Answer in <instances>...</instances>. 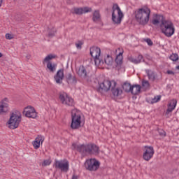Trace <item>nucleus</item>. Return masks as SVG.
<instances>
[{
	"mask_svg": "<svg viewBox=\"0 0 179 179\" xmlns=\"http://www.w3.org/2000/svg\"><path fill=\"white\" fill-rule=\"evenodd\" d=\"M134 15L136 22L141 26H145L149 23V19H150V8L148 7L138 8L135 10Z\"/></svg>",
	"mask_w": 179,
	"mask_h": 179,
	"instance_id": "f257e3e1",
	"label": "nucleus"
},
{
	"mask_svg": "<svg viewBox=\"0 0 179 179\" xmlns=\"http://www.w3.org/2000/svg\"><path fill=\"white\" fill-rule=\"evenodd\" d=\"M159 26L162 33L166 37H171L176 33L174 24L170 20H162V23Z\"/></svg>",
	"mask_w": 179,
	"mask_h": 179,
	"instance_id": "f03ea898",
	"label": "nucleus"
},
{
	"mask_svg": "<svg viewBox=\"0 0 179 179\" xmlns=\"http://www.w3.org/2000/svg\"><path fill=\"white\" fill-rule=\"evenodd\" d=\"M20 122H22V115L13 113L10 115V118L7 121L6 125L9 129H16V128H19Z\"/></svg>",
	"mask_w": 179,
	"mask_h": 179,
	"instance_id": "7ed1b4c3",
	"label": "nucleus"
},
{
	"mask_svg": "<svg viewBox=\"0 0 179 179\" xmlns=\"http://www.w3.org/2000/svg\"><path fill=\"white\" fill-rule=\"evenodd\" d=\"M73 148L78 150V152H81V153H90V155H93L94 153H99V147L94 144H90V145H77L73 144Z\"/></svg>",
	"mask_w": 179,
	"mask_h": 179,
	"instance_id": "20e7f679",
	"label": "nucleus"
},
{
	"mask_svg": "<svg viewBox=\"0 0 179 179\" xmlns=\"http://www.w3.org/2000/svg\"><path fill=\"white\" fill-rule=\"evenodd\" d=\"M112 22L114 24H121L124 17V13L118 4H113L112 8Z\"/></svg>",
	"mask_w": 179,
	"mask_h": 179,
	"instance_id": "39448f33",
	"label": "nucleus"
},
{
	"mask_svg": "<svg viewBox=\"0 0 179 179\" xmlns=\"http://www.w3.org/2000/svg\"><path fill=\"white\" fill-rule=\"evenodd\" d=\"M101 54V50L97 47H92L90 48V55L92 58L94 59L96 66H100L103 65V60L100 59V55Z\"/></svg>",
	"mask_w": 179,
	"mask_h": 179,
	"instance_id": "423d86ee",
	"label": "nucleus"
},
{
	"mask_svg": "<svg viewBox=\"0 0 179 179\" xmlns=\"http://www.w3.org/2000/svg\"><path fill=\"white\" fill-rule=\"evenodd\" d=\"M84 166L89 171H96L100 167V162L96 159H90L85 161Z\"/></svg>",
	"mask_w": 179,
	"mask_h": 179,
	"instance_id": "0eeeda50",
	"label": "nucleus"
},
{
	"mask_svg": "<svg viewBox=\"0 0 179 179\" xmlns=\"http://www.w3.org/2000/svg\"><path fill=\"white\" fill-rule=\"evenodd\" d=\"M82 124V117L79 113H73L71 114V128L72 129H79Z\"/></svg>",
	"mask_w": 179,
	"mask_h": 179,
	"instance_id": "6e6552de",
	"label": "nucleus"
},
{
	"mask_svg": "<svg viewBox=\"0 0 179 179\" xmlns=\"http://www.w3.org/2000/svg\"><path fill=\"white\" fill-rule=\"evenodd\" d=\"M99 85L98 88L99 92H101V90L108 92L110 89H111L112 87H115V86H117V83L114 80H112V81L104 80L102 83H100Z\"/></svg>",
	"mask_w": 179,
	"mask_h": 179,
	"instance_id": "1a4fd4ad",
	"label": "nucleus"
},
{
	"mask_svg": "<svg viewBox=\"0 0 179 179\" xmlns=\"http://www.w3.org/2000/svg\"><path fill=\"white\" fill-rule=\"evenodd\" d=\"M59 100L61 103L64 104V106H69L72 107V106H75V101H73V98L69 96L68 94L63 92L59 94Z\"/></svg>",
	"mask_w": 179,
	"mask_h": 179,
	"instance_id": "9d476101",
	"label": "nucleus"
},
{
	"mask_svg": "<svg viewBox=\"0 0 179 179\" xmlns=\"http://www.w3.org/2000/svg\"><path fill=\"white\" fill-rule=\"evenodd\" d=\"M55 167L59 169L61 171L66 173L69 170V162L66 159L60 161L56 160L55 162Z\"/></svg>",
	"mask_w": 179,
	"mask_h": 179,
	"instance_id": "9b49d317",
	"label": "nucleus"
},
{
	"mask_svg": "<svg viewBox=\"0 0 179 179\" xmlns=\"http://www.w3.org/2000/svg\"><path fill=\"white\" fill-rule=\"evenodd\" d=\"M93 10L90 7H74L71 10V12L74 15H83L85 13H89Z\"/></svg>",
	"mask_w": 179,
	"mask_h": 179,
	"instance_id": "f8f14e48",
	"label": "nucleus"
},
{
	"mask_svg": "<svg viewBox=\"0 0 179 179\" xmlns=\"http://www.w3.org/2000/svg\"><path fill=\"white\" fill-rule=\"evenodd\" d=\"M153 155H155V150L153 149V147L145 146L143 155L144 160L149 162V160L153 157Z\"/></svg>",
	"mask_w": 179,
	"mask_h": 179,
	"instance_id": "ddd939ff",
	"label": "nucleus"
},
{
	"mask_svg": "<svg viewBox=\"0 0 179 179\" xmlns=\"http://www.w3.org/2000/svg\"><path fill=\"white\" fill-rule=\"evenodd\" d=\"M114 64V59H113V57L110 55H107L104 58V61H103V64L101 66H96L99 67L100 69H104V68H110Z\"/></svg>",
	"mask_w": 179,
	"mask_h": 179,
	"instance_id": "4468645a",
	"label": "nucleus"
},
{
	"mask_svg": "<svg viewBox=\"0 0 179 179\" xmlns=\"http://www.w3.org/2000/svg\"><path fill=\"white\" fill-rule=\"evenodd\" d=\"M9 99L4 98L0 101V113H8L9 111Z\"/></svg>",
	"mask_w": 179,
	"mask_h": 179,
	"instance_id": "2eb2a0df",
	"label": "nucleus"
},
{
	"mask_svg": "<svg viewBox=\"0 0 179 179\" xmlns=\"http://www.w3.org/2000/svg\"><path fill=\"white\" fill-rule=\"evenodd\" d=\"M64 69H59L57 71L56 75L55 76V80L56 83L61 84L62 83V80H64Z\"/></svg>",
	"mask_w": 179,
	"mask_h": 179,
	"instance_id": "dca6fc26",
	"label": "nucleus"
},
{
	"mask_svg": "<svg viewBox=\"0 0 179 179\" xmlns=\"http://www.w3.org/2000/svg\"><path fill=\"white\" fill-rule=\"evenodd\" d=\"M92 22H94V23H99V22H101V14H100V10H94L92 12Z\"/></svg>",
	"mask_w": 179,
	"mask_h": 179,
	"instance_id": "f3484780",
	"label": "nucleus"
},
{
	"mask_svg": "<svg viewBox=\"0 0 179 179\" xmlns=\"http://www.w3.org/2000/svg\"><path fill=\"white\" fill-rule=\"evenodd\" d=\"M176 107H177V100L176 99L171 100L168 103L167 112L171 113L173 110L176 109Z\"/></svg>",
	"mask_w": 179,
	"mask_h": 179,
	"instance_id": "a211bd4d",
	"label": "nucleus"
},
{
	"mask_svg": "<svg viewBox=\"0 0 179 179\" xmlns=\"http://www.w3.org/2000/svg\"><path fill=\"white\" fill-rule=\"evenodd\" d=\"M141 89H142V87L139 85H131V90L130 91V93L131 94H134V96H136V94H139L141 93Z\"/></svg>",
	"mask_w": 179,
	"mask_h": 179,
	"instance_id": "6ab92c4d",
	"label": "nucleus"
},
{
	"mask_svg": "<svg viewBox=\"0 0 179 179\" xmlns=\"http://www.w3.org/2000/svg\"><path fill=\"white\" fill-rule=\"evenodd\" d=\"M143 60V56H142V55H139L137 58H134L133 57H129V61H130V62H132L133 64H141Z\"/></svg>",
	"mask_w": 179,
	"mask_h": 179,
	"instance_id": "aec40b11",
	"label": "nucleus"
},
{
	"mask_svg": "<svg viewBox=\"0 0 179 179\" xmlns=\"http://www.w3.org/2000/svg\"><path fill=\"white\" fill-rule=\"evenodd\" d=\"M42 141H43V137H41V136H38L35 138V141H33L32 143L34 149H38V148H40V145H41Z\"/></svg>",
	"mask_w": 179,
	"mask_h": 179,
	"instance_id": "412c9836",
	"label": "nucleus"
},
{
	"mask_svg": "<svg viewBox=\"0 0 179 179\" xmlns=\"http://www.w3.org/2000/svg\"><path fill=\"white\" fill-rule=\"evenodd\" d=\"M112 90V93L115 97H118V96H121L122 94V90L119 87H117V85L110 88Z\"/></svg>",
	"mask_w": 179,
	"mask_h": 179,
	"instance_id": "4be33fe9",
	"label": "nucleus"
},
{
	"mask_svg": "<svg viewBox=\"0 0 179 179\" xmlns=\"http://www.w3.org/2000/svg\"><path fill=\"white\" fill-rule=\"evenodd\" d=\"M47 69L50 72L54 73V71H57V64L48 62L47 63Z\"/></svg>",
	"mask_w": 179,
	"mask_h": 179,
	"instance_id": "5701e85b",
	"label": "nucleus"
},
{
	"mask_svg": "<svg viewBox=\"0 0 179 179\" xmlns=\"http://www.w3.org/2000/svg\"><path fill=\"white\" fill-rule=\"evenodd\" d=\"M163 20H166L163 15H156L155 18L152 20V24L155 25L159 24V23H163Z\"/></svg>",
	"mask_w": 179,
	"mask_h": 179,
	"instance_id": "b1692460",
	"label": "nucleus"
},
{
	"mask_svg": "<svg viewBox=\"0 0 179 179\" xmlns=\"http://www.w3.org/2000/svg\"><path fill=\"white\" fill-rule=\"evenodd\" d=\"M78 75L79 76H82L83 78H86L87 73L86 72V69L83 66H80L77 71Z\"/></svg>",
	"mask_w": 179,
	"mask_h": 179,
	"instance_id": "393cba45",
	"label": "nucleus"
},
{
	"mask_svg": "<svg viewBox=\"0 0 179 179\" xmlns=\"http://www.w3.org/2000/svg\"><path fill=\"white\" fill-rule=\"evenodd\" d=\"M123 90L127 93L131 92V90L132 88V85L129 83H124L122 85Z\"/></svg>",
	"mask_w": 179,
	"mask_h": 179,
	"instance_id": "a878e982",
	"label": "nucleus"
},
{
	"mask_svg": "<svg viewBox=\"0 0 179 179\" xmlns=\"http://www.w3.org/2000/svg\"><path fill=\"white\" fill-rule=\"evenodd\" d=\"M123 51L120 52L116 57V59H115V62L116 64H117V65H121V64H122V59H123V57H122V54H123Z\"/></svg>",
	"mask_w": 179,
	"mask_h": 179,
	"instance_id": "bb28decb",
	"label": "nucleus"
},
{
	"mask_svg": "<svg viewBox=\"0 0 179 179\" xmlns=\"http://www.w3.org/2000/svg\"><path fill=\"white\" fill-rule=\"evenodd\" d=\"M146 73L148 76L149 80H152L153 82V80L156 79V76H155V73L153 71L150 70H146Z\"/></svg>",
	"mask_w": 179,
	"mask_h": 179,
	"instance_id": "cd10ccee",
	"label": "nucleus"
},
{
	"mask_svg": "<svg viewBox=\"0 0 179 179\" xmlns=\"http://www.w3.org/2000/svg\"><path fill=\"white\" fill-rule=\"evenodd\" d=\"M23 113H36V109L31 106H28L24 108Z\"/></svg>",
	"mask_w": 179,
	"mask_h": 179,
	"instance_id": "c85d7f7f",
	"label": "nucleus"
},
{
	"mask_svg": "<svg viewBox=\"0 0 179 179\" xmlns=\"http://www.w3.org/2000/svg\"><path fill=\"white\" fill-rule=\"evenodd\" d=\"M142 86L144 90H148L150 89V84L149 83V81L143 80L142 81Z\"/></svg>",
	"mask_w": 179,
	"mask_h": 179,
	"instance_id": "c756f323",
	"label": "nucleus"
},
{
	"mask_svg": "<svg viewBox=\"0 0 179 179\" xmlns=\"http://www.w3.org/2000/svg\"><path fill=\"white\" fill-rule=\"evenodd\" d=\"M57 33V29L54 27L49 28L48 29V37H54Z\"/></svg>",
	"mask_w": 179,
	"mask_h": 179,
	"instance_id": "7c9ffc66",
	"label": "nucleus"
},
{
	"mask_svg": "<svg viewBox=\"0 0 179 179\" xmlns=\"http://www.w3.org/2000/svg\"><path fill=\"white\" fill-rule=\"evenodd\" d=\"M57 58V55L55 54H49L45 57V62H50L52 59H55Z\"/></svg>",
	"mask_w": 179,
	"mask_h": 179,
	"instance_id": "2f4dec72",
	"label": "nucleus"
},
{
	"mask_svg": "<svg viewBox=\"0 0 179 179\" xmlns=\"http://www.w3.org/2000/svg\"><path fill=\"white\" fill-rule=\"evenodd\" d=\"M25 117L27 118H36L37 117V113H26Z\"/></svg>",
	"mask_w": 179,
	"mask_h": 179,
	"instance_id": "473e14b6",
	"label": "nucleus"
},
{
	"mask_svg": "<svg viewBox=\"0 0 179 179\" xmlns=\"http://www.w3.org/2000/svg\"><path fill=\"white\" fill-rule=\"evenodd\" d=\"M160 100H162V96L160 95H157L155 96L152 100H151V103L153 104L155 103H159V101H160Z\"/></svg>",
	"mask_w": 179,
	"mask_h": 179,
	"instance_id": "72a5a7b5",
	"label": "nucleus"
},
{
	"mask_svg": "<svg viewBox=\"0 0 179 179\" xmlns=\"http://www.w3.org/2000/svg\"><path fill=\"white\" fill-rule=\"evenodd\" d=\"M82 45H83V41H78L76 42V47L77 50H82Z\"/></svg>",
	"mask_w": 179,
	"mask_h": 179,
	"instance_id": "f704fd0d",
	"label": "nucleus"
},
{
	"mask_svg": "<svg viewBox=\"0 0 179 179\" xmlns=\"http://www.w3.org/2000/svg\"><path fill=\"white\" fill-rule=\"evenodd\" d=\"M170 59L171 61H173V62H176V61H178L179 59V57H178V55L174 53V54H172L171 56H170Z\"/></svg>",
	"mask_w": 179,
	"mask_h": 179,
	"instance_id": "c9c22d12",
	"label": "nucleus"
},
{
	"mask_svg": "<svg viewBox=\"0 0 179 179\" xmlns=\"http://www.w3.org/2000/svg\"><path fill=\"white\" fill-rule=\"evenodd\" d=\"M15 36L12 34L7 33L6 34V40H13Z\"/></svg>",
	"mask_w": 179,
	"mask_h": 179,
	"instance_id": "e433bc0d",
	"label": "nucleus"
},
{
	"mask_svg": "<svg viewBox=\"0 0 179 179\" xmlns=\"http://www.w3.org/2000/svg\"><path fill=\"white\" fill-rule=\"evenodd\" d=\"M66 79H67L68 82H71V80H72V79H73V80H75V78L72 77V75L71 73L67 74Z\"/></svg>",
	"mask_w": 179,
	"mask_h": 179,
	"instance_id": "4c0bfd02",
	"label": "nucleus"
},
{
	"mask_svg": "<svg viewBox=\"0 0 179 179\" xmlns=\"http://www.w3.org/2000/svg\"><path fill=\"white\" fill-rule=\"evenodd\" d=\"M145 41L148 44V45H153V42H152V40L150 38L145 39Z\"/></svg>",
	"mask_w": 179,
	"mask_h": 179,
	"instance_id": "58836bf2",
	"label": "nucleus"
},
{
	"mask_svg": "<svg viewBox=\"0 0 179 179\" xmlns=\"http://www.w3.org/2000/svg\"><path fill=\"white\" fill-rule=\"evenodd\" d=\"M159 134L161 136H166V131L164 130H159Z\"/></svg>",
	"mask_w": 179,
	"mask_h": 179,
	"instance_id": "ea45409f",
	"label": "nucleus"
},
{
	"mask_svg": "<svg viewBox=\"0 0 179 179\" xmlns=\"http://www.w3.org/2000/svg\"><path fill=\"white\" fill-rule=\"evenodd\" d=\"M52 161L50 159H48L46 162H45V166H50V164H51Z\"/></svg>",
	"mask_w": 179,
	"mask_h": 179,
	"instance_id": "a19ab883",
	"label": "nucleus"
},
{
	"mask_svg": "<svg viewBox=\"0 0 179 179\" xmlns=\"http://www.w3.org/2000/svg\"><path fill=\"white\" fill-rule=\"evenodd\" d=\"M166 73H168V75H174V71L168 70Z\"/></svg>",
	"mask_w": 179,
	"mask_h": 179,
	"instance_id": "79ce46f5",
	"label": "nucleus"
},
{
	"mask_svg": "<svg viewBox=\"0 0 179 179\" xmlns=\"http://www.w3.org/2000/svg\"><path fill=\"white\" fill-rule=\"evenodd\" d=\"M26 58H27V59H29V58H31V56L30 55H27L26 56Z\"/></svg>",
	"mask_w": 179,
	"mask_h": 179,
	"instance_id": "37998d69",
	"label": "nucleus"
},
{
	"mask_svg": "<svg viewBox=\"0 0 179 179\" xmlns=\"http://www.w3.org/2000/svg\"><path fill=\"white\" fill-rule=\"evenodd\" d=\"M72 179H78V176H73Z\"/></svg>",
	"mask_w": 179,
	"mask_h": 179,
	"instance_id": "c03bdc74",
	"label": "nucleus"
},
{
	"mask_svg": "<svg viewBox=\"0 0 179 179\" xmlns=\"http://www.w3.org/2000/svg\"><path fill=\"white\" fill-rule=\"evenodd\" d=\"M2 2H3V0H0V8L2 6Z\"/></svg>",
	"mask_w": 179,
	"mask_h": 179,
	"instance_id": "a18cd8bd",
	"label": "nucleus"
},
{
	"mask_svg": "<svg viewBox=\"0 0 179 179\" xmlns=\"http://www.w3.org/2000/svg\"><path fill=\"white\" fill-rule=\"evenodd\" d=\"M42 166H45V161H43V162H42Z\"/></svg>",
	"mask_w": 179,
	"mask_h": 179,
	"instance_id": "49530a36",
	"label": "nucleus"
},
{
	"mask_svg": "<svg viewBox=\"0 0 179 179\" xmlns=\"http://www.w3.org/2000/svg\"><path fill=\"white\" fill-rule=\"evenodd\" d=\"M73 112H74V113H78V109H75V110H73Z\"/></svg>",
	"mask_w": 179,
	"mask_h": 179,
	"instance_id": "de8ad7c7",
	"label": "nucleus"
},
{
	"mask_svg": "<svg viewBox=\"0 0 179 179\" xmlns=\"http://www.w3.org/2000/svg\"><path fill=\"white\" fill-rule=\"evenodd\" d=\"M176 69H178L179 71V66H176Z\"/></svg>",
	"mask_w": 179,
	"mask_h": 179,
	"instance_id": "09e8293b",
	"label": "nucleus"
},
{
	"mask_svg": "<svg viewBox=\"0 0 179 179\" xmlns=\"http://www.w3.org/2000/svg\"><path fill=\"white\" fill-rule=\"evenodd\" d=\"M2 57V53L0 52V58Z\"/></svg>",
	"mask_w": 179,
	"mask_h": 179,
	"instance_id": "8fccbe9b",
	"label": "nucleus"
},
{
	"mask_svg": "<svg viewBox=\"0 0 179 179\" xmlns=\"http://www.w3.org/2000/svg\"><path fill=\"white\" fill-rule=\"evenodd\" d=\"M0 170H1V167H0Z\"/></svg>",
	"mask_w": 179,
	"mask_h": 179,
	"instance_id": "3c124183",
	"label": "nucleus"
}]
</instances>
